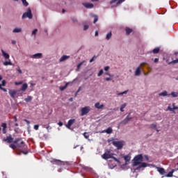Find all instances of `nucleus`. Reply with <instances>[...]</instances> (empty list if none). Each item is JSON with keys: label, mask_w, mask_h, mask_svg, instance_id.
I'll return each mask as SVG.
<instances>
[{"label": "nucleus", "mask_w": 178, "mask_h": 178, "mask_svg": "<svg viewBox=\"0 0 178 178\" xmlns=\"http://www.w3.org/2000/svg\"><path fill=\"white\" fill-rule=\"evenodd\" d=\"M127 106V104L124 103L123 104L121 107H120V111L121 112H124V108Z\"/></svg>", "instance_id": "nucleus-29"}, {"label": "nucleus", "mask_w": 178, "mask_h": 178, "mask_svg": "<svg viewBox=\"0 0 178 178\" xmlns=\"http://www.w3.org/2000/svg\"><path fill=\"white\" fill-rule=\"evenodd\" d=\"M1 127H3V129H6V127H8V126H7L6 123H2Z\"/></svg>", "instance_id": "nucleus-49"}, {"label": "nucleus", "mask_w": 178, "mask_h": 178, "mask_svg": "<svg viewBox=\"0 0 178 178\" xmlns=\"http://www.w3.org/2000/svg\"><path fill=\"white\" fill-rule=\"evenodd\" d=\"M102 158L103 159H105L106 161L108 159H111V158H112V154H111V150L107 149L106 152H105L102 154Z\"/></svg>", "instance_id": "nucleus-5"}, {"label": "nucleus", "mask_w": 178, "mask_h": 178, "mask_svg": "<svg viewBox=\"0 0 178 178\" xmlns=\"http://www.w3.org/2000/svg\"><path fill=\"white\" fill-rule=\"evenodd\" d=\"M21 84H23V81H21L19 82H15V86H20Z\"/></svg>", "instance_id": "nucleus-47"}, {"label": "nucleus", "mask_w": 178, "mask_h": 178, "mask_svg": "<svg viewBox=\"0 0 178 178\" xmlns=\"http://www.w3.org/2000/svg\"><path fill=\"white\" fill-rule=\"evenodd\" d=\"M58 126H60V127H62V126H63V122H62L61 121H60L58 123Z\"/></svg>", "instance_id": "nucleus-56"}, {"label": "nucleus", "mask_w": 178, "mask_h": 178, "mask_svg": "<svg viewBox=\"0 0 178 178\" xmlns=\"http://www.w3.org/2000/svg\"><path fill=\"white\" fill-rule=\"evenodd\" d=\"M76 122V119H70L67 124H65V127H67V129H69V130H72V125Z\"/></svg>", "instance_id": "nucleus-9"}, {"label": "nucleus", "mask_w": 178, "mask_h": 178, "mask_svg": "<svg viewBox=\"0 0 178 178\" xmlns=\"http://www.w3.org/2000/svg\"><path fill=\"white\" fill-rule=\"evenodd\" d=\"M127 92H129V90H125V91H124V92L118 93L117 95H118V96L123 95H124V94H127Z\"/></svg>", "instance_id": "nucleus-40"}, {"label": "nucleus", "mask_w": 178, "mask_h": 178, "mask_svg": "<svg viewBox=\"0 0 178 178\" xmlns=\"http://www.w3.org/2000/svg\"><path fill=\"white\" fill-rule=\"evenodd\" d=\"M104 106V104H100L99 102H97L95 104V108H96L97 109H102Z\"/></svg>", "instance_id": "nucleus-18"}, {"label": "nucleus", "mask_w": 178, "mask_h": 178, "mask_svg": "<svg viewBox=\"0 0 178 178\" xmlns=\"http://www.w3.org/2000/svg\"><path fill=\"white\" fill-rule=\"evenodd\" d=\"M22 28H15L13 29V33H21Z\"/></svg>", "instance_id": "nucleus-31"}, {"label": "nucleus", "mask_w": 178, "mask_h": 178, "mask_svg": "<svg viewBox=\"0 0 178 178\" xmlns=\"http://www.w3.org/2000/svg\"><path fill=\"white\" fill-rule=\"evenodd\" d=\"M83 5L86 9H92L94 8V4L91 3H83Z\"/></svg>", "instance_id": "nucleus-13"}, {"label": "nucleus", "mask_w": 178, "mask_h": 178, "mask_svg": "<svg viewBox=\"0 0 178 178\" xmlns=\"http://www.w3.org/2000/svg\"><path fill=\"white\" fill-rule=\"evenodd\" d=\"M159 97H168V95H170V94H168V91L165 90L159 94Z\"/></svg>", "instance_id": "nucleus-21"}, {"label": "nucleus", "mask_w": 178, "mask_h": 178, "mask_svg": "<svg viewBox=\"0 0 178 178\" xmlns=\"http://www.w3.org/2000/svg\"><path fill=\"white\" fill-rule=\"evenodd\" d=\"M104 74V70H101L99 73L97 74L98 77H101Z\"/></svg>", "instance_id": "nucleus-41"}, {"label": "nucleus", "mask_w": 178, "mask_h": 178, "mask_svg": "<svg viewBox=\"0 0 178 178\" xmlns=\"http://www.w3.org/2000/svg\"><path fill=\"white\" fill-rule=\"evenodd\" d=\"M17 147H18V148H20L22 151H26V149H27V145L24 143V141H21L20 143H17Z\"/></svg>", "instance_id": "nucleus-7"}, {"label": "nucleus", "mask_w": 178, "mask_h": 178, "mask_svg": "<svg viewBox=\"0 0 178 178\" xmlns=\"http://www.w3.org/2000/svg\"><path fill=\"white\" fill-rule=\"evenodd\" d=\"M22 2L24 6H29V3L26 0H24Z\"/></svg>", "instance_id": "nucleus-43"}, {"label": "nucleus", "mask_w": 178, "mask_h": 178, "mask_svg": "<svg viewBox=\"0 0 178 178\" xmlns=\"http://www.w3.org/2000/svg\"><path fill=\"white\" fill-rule=\"evenodd\" d=\"M104 70H105L106 72H108V70H109V66H106V67H104Z\"/></svg>", "instance_id": "nucleus-59"}, {"label": "nucleus", "mask_w": 178, "mask_h": 178, "mask_svg": "<svg viewBox=\"0 0 178 178\" xmlns=\"http://www.w3.org/2000/svg\"><path fill=\"white\" fill-rule=\"evenodd\" d=\"M90 111H91V108L90 106H85L81 108V116H84L87 115Z\"/></svg>", "instance_id": "nucleus-4"}, {"label": "nucleus", "mask_w": 178, "mask_h": 178, "mask_svg": "<svg viewBox=\"0 0 178 178\" xmlns=\"http://www.w3.org/2000/svg\"><path fill=\"white\" fill-rule=\"evenodd\" d=\"M176 63H178V58L176 59V60H172V61H171V62H170V63H169V65H175V64H176Z\"/></svg>", "instance_id": "nucleus-38"}, {"label": "nucleus", "mask_w": 178, "mask_h": 178, "mask_svg": "<svg viewBox=\"0 0 178 178\" xmlns=\"http://www.w3.org/2000/svg\"><path fill=\"white\" fill-rule=\"evenodd\" d=\"M116 2L115 5H113V3H115ZM123 2H124V0H111L110 3L112 8H116V6H119V5H120L121 3H123Z\"/></svg>", "instance_id": "nucleus-6"}, {"label": "nucleus", "mask_w": 178, "mask_h": 178, "mask_svg": "<svg viewBox=\"0 0 178 178\" xmlns=\"http://www.w3.org/2000/svg\"><path fill=\"white\" fill-rule=\"evenodd\" d=\"M38 31V29H34L33 31H32V35H35L37 34V32Z\"/></svg>", "instance_id": "nucleus-44"}, {"label": "nucleus", "mask_w": 178, "mask_h": 178, "mask_svg": "<svg viewBox=\"0 0 178 178\" xmlns=\"http://www.w3.org/2000/svg\"><path fill=\"white\" fill-rule=\"evenodd\" d=\"M148 164L147 163H140L139 165V168H147Z\"/></svg>", "instance_id": "nucleus-33"}, {"label": "nucleus", "mask_w": 178, "mask_h": 178, "mask_svg": "<svg viewBox=\"0 0 178 178\" xmlns=\"http://www.w3.org/2000/svg\"><path fill=\"white\" fill-rule=\"evenodd\" d=\"M160 49H161L159 47H156L153 49L152 52L153 54H159Z\"/></svg>", "instance_id": "nucleus-32"}, {"label": "nucleus", "mask_w": 178, "mask_h": 178, "mask_svg": "<svg viewBox=\"0 0 178 178\" xmlns=\"http://www.w3.org/2000/svg\"><path fill=\"white\" fill-rule=\"evenodd\" d=\"M1 54H2L3 56L5 58V59H9L10 56H9V54H8V53L5 52V51L1 50Z\"/></svg>", "instance_id": "nucleus-24"}, {"label": "nucleus", "mask_w": 178, "mask_h": 178, "mask_svg": "<svg viewBox=\"0 0 178 178\" xmlns=\"http://www.w3.org/2000/svg\"><path fill=\"white\" fill-rule=\"evenodd\" d=\"M33 97L31 96H28L26 98L24 99L25 102H31Z\"/></svg>", "instance_id": "nucleus-26"}, {"label": "nucleus", "mask_w": 178, "mask_h": 178, "mask_svg": "<svg viewBox=\"0 0 178 178\" xmlns=\"http://www.w3.org/2000/svg\"><path fill=\"white\" fill-rule=\"evenodd\" d=\"M70 56H67V55H63L61 56V58L59 59V62H65V60H67Z\"/></svg>", "instance_id": "nucleus-17"}, {"label": "nucleus", "mask_w": 178, "mask_h": 178, "mask_svg": "<svg viewBox=\"0 0 178 178\" xmlns=\"http://www.w3.org/2000/svg\"><path fill=\"white\" fill-rule=\"evenodd\" d=\"M31 58H33V59H41V58H42V54L41 53L35 54L31 56Z\"/></svg>", "instance_id": "nucleus-14"}, {"label": "nucleus", "mask_w": 178, "mask_h": 178, "mask_svg": "<svg viewBox=\"0 0 178 178\" xmlns=\"http://www.w3.org/2000/svg\"><path fill=\"white\" fill-rule=\"evenodd\" d=\"M0 90H3V91H4V92H6V89L4 88H2L1 85L0 84Z\"/></svg>", "instance_id": "nucleus-53"}, {"label": "nucleus", "mask_w": 178, "mask_h": 178, "mask_svg": "<svg viewBox=\"0 0 178 178\" xmlns=\"http://www.w3.org/2000/svg\"><path fill=\"white\" fill-rule=\"evenodd\" d=\"M106 81H111L112 79L111 78H105Z\"/></svg>", "instance_id": "nucleus-62"}, {"label": "nucleus", "mask_w": 178, "mask_h": 178, "mask_svg": "<svg viewBox=\"0 0 178 178\" xmlns=\"http://www.w3.org/2000/svg\"><path fill=\"white\" fill-rule=\"evenodd\" d=\"M172 108L170 106H168V111H170V112H172L173 113H175V111H176V109H178V106H175V103L172 104Z\"/></svg>", "instance_id": "nucleus-12"}, {"label": "nucleus", "mask_w": 178, "mask_h": 178, "mask_svg": "<svg viewBox=\"0 0 178 178\" xmlns=\"http://www.w3.org/2000/svg\"><path fill=\"white\" fill-rule=\"evenodd\" d=\"M19 141H22V138H15V140H13V143L14 144H17V143H19Z\"/></svg>", "instance_id": "nucleus-35"}, {"label": "nucleus", "mask_w": 178, "mask_h": 178, "mask_svg": "<svg viewBox=\"0 0 178 178\" xmlns=\"http://www.w3.org/2000/svg\"><path fill=\"white\" fill-rule=\"evenodd\" d=\"M176 170H175V169H173V170H172L171 171H170L166 175H165V177H173V173H175V171Z\"/></svg>", "instance_id": "nucleus-23"}, {"label": "nucleus", "mask_w": 178, "mask_h": 178, "mask_svg": "<svg viewBox=\"0 0 178 178\" xmlns=\"http://www.w3.org/2000/svg\"><path fill=\"white\" fill-rule=\"evenodd\" d=\"M111 38H112V32H109L108 33H107L106 36V40H111Z\"/></svg>", "instance_id": "nucleus-30"}, {"label": "nucleus", "mask_w": 178, "mask_h": 178, "mask_svg": "<svg viewBox=\"0 0 178 178\" xmlns=\"http://www.w3.org/2000/svg\"><path fill=\"white\" fill-rule=\"evenodd\" d=\"M27 88H29V85L27 83H24L22 86L20 90L24 92L26 90H27Z\"/></svg>", "instance_id": "nucleus-20"}, {"label": "nucleus", "mask_w": 178, "mask_h": 178, "mask_svg": "<svg viewBox=\"0 0 178 178\" xmlns=\"http://www.w3.org/2000/svg\"><path fill=\"white\" fill-rule=\"evenodd\" d=\"M113 132V129L111 127H108V129L102 131V133H106L107 134H112Z\"/></svg>", "instance_id": "nucleus-16"}, {"label": "nucleus", "mask_w": 178, "mask_h": 178, "mask_svg": "<svg viewBox=\"0 0 178 178\" xmlns=\"http://www.w3.org/2000/svg\"><path fill=\"white\" fill-rule=\"evenodd\" d=\"M1 173H2V175H3V176L4 178H6V177H6V172H5V171L1 172Z\"/></svg>", "instance_id": "nucleus-55"}, {"label": "nucleus", "mask_w": 178, "mask_h": 178, "mask_svg": "<svg viewBox=\"0 0 178 178\" xmlns=\"http://www.w3.org/2000/svg\"><path fill=\"white\" fill-rule=\"evenodd\" d=\"M84 62H86V61L83 60V61L79 63L77 65L76 69H77L78 70L81 67V66H82V65L84 63Z\"/></svg>", "instance_id": "nucleus-37"}, {"label": "nucleus", "mask_w": 178, "mask_h": 178, "mask_svg": "<svg viewBox=\"0 0 178 178\" xmlns=\"http://www.w3.org/2000/svg\"><path fill=\"white\" fill-rule=\"evenodd\" d=\"M8 93H9V95L11 97V98L15 99V97L16 94H17V90H10Z\"/></svg>", "instance_id": "nucleus-10"}, {"label": "nucleus", "mask_w": 178, "mask_h": 178, "mask_svg": "<svg viewBox=\"0 0 178 178\" xmlns=\"http://www.w3.org/2000/svg\"><path fill=\"white\" fill-rule=\"evenodd\" d=\"M112 144L114 147H117V149H122L124 145V143L122 140H113Z\"/></svg>", "instance_id": "nucleus-2"}, {"label": "nucleus", "mask_w": 178, "mask_h": 178, "mask_svg": "<svg viewBox=\"0 0 178 178\" xmlns=\"http://www.w3.org/2000/svg\"><path fill=\"white\" fill-rule=\"evenodd\" d=\"M141 74V65L137 67L135 72V76H140Z\"/></svg>", "instance_id": "nucleus-19"}, {"label": "nucleus", "mask_w": 178, "mask_h": 178, "mask_svg": "<svg viewBox=\"0 0 178 178\" xmlns=\"http://www.w3.org/2000/svg\"><path fill=\"white\" fill-rule=\"evenodd\" d=\"M2 141L3 143H8V144L13 143V138H12V135H10L6 138H3Z\"/></svg>", "instance_id": "nucleus-8"}, {"label": "nucleus", "mask_w": 178, "mask_h": 178, "mask_svg": "<svg viewBox=\"0 0 178 178\" xmlns=\"http://www.w3.org/2000/svg\"><path fill=\"white\" fill-rule=\"evenodd\" d=\"M39 128H40V125H38V124L34 125V129L35 130H38Z\"/></svg>", "instance_id": "nucleus-51"}, {"label": "nucleus", "mask_w": 178, "mask_h": 178, "mask_svg": "<svg viewBox=\"0 0 178 178\" xmlns=\"http://www.w3.org/2000/svg\"><path fill=\"white\" fill-rule=\"evenodd\" d=\"M157 169V172L160 173V175H165V173H166V172L165 171V168H161V167H156Z\"/></svg>", "instance_id": "nucleus-15"}, {"label": "nucleus", "mask_w": 178, "mask_h": 178, "mask_svg": "<svg viewBox=\"0 0 178 178\" xmlns=\"http://www.w3.org/2000/svg\"><path fill=\"white\" fill-rule=\"evenodd\" d=\"M3 65L4 66H8V65L12 66V65H13V64L12 63V61H10V60H9L8 61L3 62Z\"/></svg>", "instance_id": "nucleus-25"}, {"label": "nucleus", "mask_w": 178, "mask_h": 178, "mask_svg": "<svg viewBox=\"0 0 178 178\" xmlns=\"http://www.w3.org/2000/svg\"><path fill=\"white\" fill-rule=\"evenodd\" d=\"M91 16H92L93 17H95L93 23H94V24L97 23V22H98V16H97V15H91Z\"/></svg>", "instance_id": "nucleus-36"}, {"label": "nucleus", "mask_w": 178, "mask_h": 178, "mask_svg": "<svg viewBox=\"0 0 178 178\" xmlns=\"http://www.w3.org/2000/svg\"><path fill=\"white\" fill-rule=\"evenodd\" d=\"M13 119L15 122H17V117L16 115L13 116Z\"/></svg>", "instance_id": "nucleus-60"}, {"label": "nucleus", "mask_w": 178, "mask_h": 178, "mask_svg": "<svg viewBox=\"0 0 178 178\" xmlns=\"http://www.w3.org/2000/svg\"><path fill=\"white\" fill-rule=\"evenodd\" d=\"M10 148H12V149H16V148H17V146H16L14 144H10L9 145Z\"/></svg>", "instance_id": "nucleus-39"}, {"label": "nucleus", "mask_w": 178, "mask_h": 178, "mask_svg": "<svg viewBox=\"0 0 178 178\" xmlns=\"http://www.w3.org/2000/svg\"><path fill=\"white\" fill-rule=\"evenodd\" d=\"M97 58V56H94L90 60V63H91L92 62H94V59Z\"/></svg>", "instance_id": "nucleus-52"}, {"label": "nucleus", "mask_w": 178, "mask_h": 178, "mask_svg": "<svg viewBox=\"0 0 178 178\" xmlns=\"http://www.w3.org/2000/svg\"><path fill=\"white\" fill-rule=\"evenodd\" d=\"M3 134H6V129L3 128Z\"/></svg>", "instance_id": "nucleus-64"}, {"label": "nucleus", "mask_w": 178, "mask_h": 178, "mask_svg": "<svg viewBox=\"0 0 178 178\" xmlns=\"http://www.w3.org/2000/svg\"><path fill=\"white\" fill-rule=\"evenodd\" d=\"M17 72L19 73V74H22V73H23V72H22V70L20 69V67H18L17 68Z\"/></svg>", "instance_id": "nucleus-50"}, {"label": "nucleus", "mask_w": 178, "mask_h": 178, "mask_svg": "<svg viewBox=\"0 0 178 178\" xmlns=\"http://www.w3.org/2000/svg\"><path fill=\"white\" fill-rule=\"evenodd\" d=\"M26 17H28V19H33V13H31V8H28L27 12L22 15V19H26Z\"/></svg>", "instance_id": "nucleus-3"}, {"label": "nucleus", "mask_w": 178, "mask_h": 178, "mask_svg": "<svg viewBox=\"0 0 178 178\" xmlns=\"http://www.w3.org/2000/svg\"><path fill=\"white\" fill-rule=\"evenodd\" d=\"M54 163H56V165H60L62 163V161L59 160H56Z\"/></svg>", "instance_id": "nucleus-48"}, {"label": "nucleus", "mask_w": 178, "mask_h": 178, "mask_svg": "<svg viewBox=\"0 0 178 178\" xmlns=\"http://www.w3.org/2000/svg\"><path fill=\"white\" fill-rule=\"evenodd\" d=\"M125 31H126L127 35H130V34H131V33H133V29H131L129 27H127L125 29Z\"/></svg>", "instance_id": "nucleus-22"}, {"label": "nucleus", "mask_w": 178, "mask_h": 178, "mask_svg": "<svg viewBox=\"0 0 178 178\" xmlns=\"http://www.w3.org/2000/svg\"><path fill=\"white\" fill-rule=\"evenodd\" d=\"M5 84H6V81L5 80L2 81V83L1 86H3L4 87Z\"/></svg>", "instance_id": "nucleus-58"}, {"label": "nucleus", "mask_w": 178, "mask_h": 178, "mask_svg": "<svg viewBox=\"0 0 178 178\" xmlns=\"http://www.w3.org/2000/svg\"><path fill=\"white\" fill-rule=\"evenodd\" d=\"M170 95H172L174 98L177 97V93L175 92H172Z\"/></svg>", "instance_id": "nucleus-42"}, {"label": "nucleus", "mask_w": 178, "mask_h": 178, "mask_svg": "<svg viewBox=\"0 0 178 178\" xmlns=\"http://www.w3.org/2000/svg\"><path fill=\"white\" fill-rule=\"evenodd\" d=\"M150 129H156V124H150Z\"/></svg>", "instance_id": "nucleus-45"}, {"label": "nucleus", "mask_w": 178, "mask_h": 178, "mask_svg": "<svg viewBox=\"0 0 178 178\" xmlns=\"http://www.w3.org/2000/svg\"><path fill=\"white\" fill-rule=\"evenodd\" d=\"M159 60V58H155V59L154 60V63H158Z\"/></svg>", "instance_id": "nucleus-61"}, {"label": "nucleus", "mask_w": 178, "mask_h": 178, "mask_svg": "<svg viewBox=\"0 0 178 178\" xmlns=\"http://www.w3.org/2000/svg\"><path fill=\"white\" fill-rule=\"evenodd\" d=\"M24 122H26V123H27V124H30V121L27 120H24Z\"/></svg>", "instance_id": "nucleus-63"}, {"label": "nucleus", "mask_w": 178, "mask_h": 178, "mask_svg": "<svg viewBox=\"0 0 178 178\" xmlns=\"http://www.w3.org/2000/svg\"><path fill=\"white\" fill-rule=\"evenodd\" d=\"M124 159L125 162H130V159H131V157H130V156L129 155H127L124 156Z\"/></svg>", "instance_id": "nucleus-27"}, {"label": "nucleus", "mask_w": 178, "mask_h": 178, "mask_svg": "<svg viewBox=\"0 0 178 178\" xmlns=\"http://www.w3.org/2000/svg\"><path fill=\"white\" fill-rule=\"evenodd\" d=\"M143 154L136 156L134 159V166H138V165H140V163L143 162Z\"/></svg>", "instance_id": "nucleus-1"}, {"label": "nucleus", "mask_w": 178, "mask_h": 178, "mask_svg": "<svg viewBox=\"0 0 178 178\" xmlns=\"http://www.w3.org/2000/svg\"><path fill=\"white\" fill-rule=\"evenodd\" d=\"M88 25H85L83 26V30L86 31V30H88Z\"/></svg>", "instance_id": "nucleus-54"}, {"label": "nucleus", "mask_w": 178, "mask_h": 178, "mask_svg": "<svg viewBox=\"0 0 178 178\" xmlns=\"http://www.w3.org/2000/svg\"><path fill=\"white\" fill-rule=\"evenodd\" d=\"M131 119H133V118H129V115H127V118H125V119H124L121 122V124H127L129 123V122H130V120H131Z\"/></svg>", "instance_id": "nucleus-11"}, {"label": "nucleus", "mask_w": 178, "mask_h": 178, "mask_svg": "<svg viewBox=\"0 0 178 178\" xmlns=\"http://www.w3.org/2000/svg\"><path fill=\"white\" fill-rule=\"evenodd\" d=\"M111 159H113L115 162H118V163H120V161H119V159H118L116 157L113 156V154H111Z\"/></svg>", "instance_id": "nucleus-34"}, {"label": "nucleus", "mask_w": 178, "mask_h": 178, "mask_svg": "<svg viewBox=\"0 0 178 178\" xmlns=\"http://www.w3.org/2000/svg\"><path fill=\"white\" fill-rule=\"evenodd\" d=\"M83 137H85V138H88V137H90V136L88 135V134L87 132H84Z\"/></svg>", "instance_id": "nucleus-46"}, {"label": "nucleus", "mask_w": 178, "mask_h": 178, "mask_svg": "<svg viewBox=\"0 0 178 178\" xmlns=\"http://www.w3.org/2000/svg\"><path fill=\"white\" fill-rule=\"evenodd\" d=\"M67 86H69L68 83H67L65 86H60L59 88L60 90L63 91V90H66V88H67Z\"/></svg>", "instance_id": "nucleus-28"}, {"label": "nucleus", "mask_w": 178, "mask_h": 178, "mask_svg": "<svg viewBox=\"0 0 178 178\" xmlns=\"http://www.w3.org/2000/svg\"><path fill=\"white\" fill-rule=\"evenodd\" d=\"M72 20L74 23H77V19L76 18H72Z\"/></svg>", "instance_id": "nucleus-57"}]
</instances>
